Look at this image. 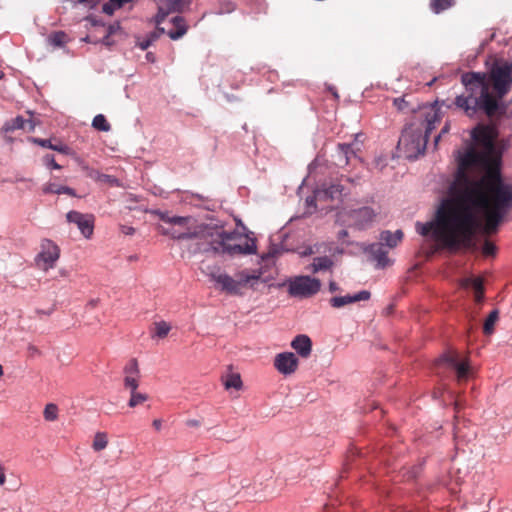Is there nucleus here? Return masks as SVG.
Returning a JSON list of instances; mask_svg holds the SVG:
<instances>
[{
  "label": "nucleus",
  "mask_w": 512,
  "mask_h": 512,
  "mask_svg": "<svg viewBox=\"0 0 512 512\" xmlns=\"http://www.w3.org/2000/svg\"><path fill=\"white\" fill-rule=\"evenodd\" d=\"M479 196L475 188L452 182L449 197L441 201L435 219L417 223V231L422 236L432 233L447 249L477 252V232L485 236L495 234L504 220L500 218L496 223L492 222L491 208Z\"/></svg>",
  "instance_id": "nucleus-1"
},
{
  "label": "nucleus",
  "mask_w": 512,
  "mask_h": 512,
  "mask_svg": "<svg viewBox=\"0 0 512 512\" xmlns=\"http://www.w3.org/2000/svg\"><path fill=\"white\" fill-rule=\"evenodd\" d=\"M472 137L483 146L484 151L479 152L473 147L467 149L459 157L453 182L473 189L475 187L479 197L490 206L491 220L496 223L512 209V184L502 181L498 164L492 157L497 138L496 128L479 126L474 129Z\"/></svg>",
  "instance_id": "nucleus-2"
},
{
  "label": "nucleus",
  "mask_w": 512,
  "mask_h": 512,
  "mask_svg": "<svg viewBox=\"0 0 512 512\" xmlns=\"http://www.w3.org/2000/svg\"><path fill=\"white\" fill-rule=\"evenodd\" d=\"M160 219L173 227L162 228V234L173 239H198L200 252L215 254L249 255L256 253L255 239L243 236L237 231H226L222 226L194 225L192 217L170 216L161 213Z\"/></svg>",
  "instance_id": "nucleus-3"
},
{
  "label": "nucleus",
  "mask_w": 512,
  "mask_h": 512,
  "mask_svg": "<svg viewBox=\"0 0 512 512\" xmlns=\"http://www.w3.org/2000/svg\"><path fill=\"white\" fill-rule=\"evenodd\" d=\"M465 94L455 98L454 104L469 117L481 111L488 117L499 113L498 100L511 89L512 64L495 63L489 75L480 72H467L461 76Z\"/></svg>",
  "instance_id": "nucleus-4"
},
{
  "label": "nucleus",
  "mask_w": 512,
  "mask_h": 512,
  "mask_svg": "<svg viewBox=\"0 0 512 512\" xmlns=\"http://www.w3.org/2000/svg\"><path fill=\"white\" fill-rule=\"evenodd\" d=\"M425 116L426 126L425 135L420 129L406 128L399 139L398 145L402 146L408 158H416L423 154L426 149L428 134L435 128V124L440 121L438 109L434 106L427 108L423 113Z\"/></svg>",
  "instance_id": "nucleus-5"
},
{
  "label": "nucleus",
  "mask_w": 512,
  "mask_h": 512,
  "mask_svg": "<svg viewBox=\"0 0 512 512\" xmlns=\"http://www.w3.org/2000/svg\"><path fill=\"white\" fill-rule=\"evenodd\" d=\"M261 277L260 273H250L247 270L239 271L234 277L224 272H213L210 278L214 281L221 291L230 295H242L245 288H256V284Z\"/></svg>",
  "instance_id": "nucleus-6"
},
{
  "label": "nucleus",
  "mask_w": 512,
  "mask_h": 512,
  "mask_svg": "<svg viewBox=\"0 0 512 512\" xmlns=\"http://www.w3.org/2000/svg\"><path fill=\"white\" fill-rule=\"evenodd\" d=\"M321 287V281L310 276H297L288 282L289 294L298 298H310L316 295Z\"/></svg>",
  "instance_id": "nucleus-7"
},
{
  "label": "nucleus",
  "mask_w": 512,
  "mask_h": 512,
  "mask_svg": "<svg viewBox=\"0 0 512 512\" xmlns=\"http://www.w3.org/2000/svg\"><path fill=\"white\" fill-rule=\"evenodd\" d=\"M60 257V248L50 239H43L40 244V252L36 256V264L42 270L47 271L55 266Z\"/></svg>",
  "instance_id": "nucleus-8"
},
{
  "label": "nucleus",
  "mask_w": 512,
  "mask_h": 512,
  "mask_svg": "<svg viewBox=\"0 0 512 512\" xmlns=\"http://www.w3.org/2000/svg\"><path fill=\"white\" fill-rule=\"evenodd\" d=\"M192 0H161L158 6V13L155 16V23L157 25V30L160 33H164V28L160 27V24L164 22L166 17L171 12H181L183 11Z\"/></svg>",
  "instance_id": "nucleus-9"
},
{
  "label": "nucleus",
  "mask_w": 512,
  "mask_h": 512,
  "mask_svg": "<svg viewBox=\"0 0 512 512\" xmlns=\"http://www.w3.org/2000/svg\"><path fill=\"white\" fill-rule=\"evenodd\" d=\"M378 212L373 208L365 206L351 210L348 214L351 225L359 230L368 228L376 219Z\"/></svg>",
  "instance_id": "nucleus-10"
},
{
  "label": "nucleus",
  "mask_w": 512,
  "mask_h": 512,
  "mask_svg": "<svg viewBox=\"0 0 512 512\" xmlns=\"http://www.w3.org/2000/svg\"><path fill=\"white\" fill-rule=\"evenodd\" d=\"M438 364H445L449 368L456 371L458 381L467 379L469 375V364L468 360L464 359L460 361L459 354L455 351H449L445 353L438 361Z\"/></svg>",
  "instance_id": "nucleus-11"
},
{
  "label": "nucleus",
  "mask_w": 512,
  "mask_h": 512,
  "mask_svg": "<svg viewBox=\"0 0 512 512\" xmlns=\"http://www.w3.org/2000/svg\"><path fill=\"white\" fill-rule=\"evenodd\" d=\"M69 223L77 225L81 234L85 238H90L94 231V216L92 214H82L78 211H69L66 215Z\"/></svg>",
  "instance_id": "nucleus-12"
},
{
  "label": "nucleus",
  "mask_w": 512,
  "mask_h": 512,
  "mask_svg": "<svg viewBox=\"0 0 512 512\" xmlns=\"http://www.w3.org/2000/svg\"><path fill=\"white\" fill-rule=\"evenodd\" d=\"M275 368L284 375L292 374L298 367V359L291 352L277 354L274 360Z\"/></svg>",
  "instance_id": "nucleus-13"
},
{
  "label": "nucleus",
  "mask_w": 512,
  "mask_h": 512,
  "mask_svg": "<svg viewBox=\"0 0 512 512\" xmlns=\"http://www.w3.org/2000/svg\"><path fill=\"white\" fill-rule=\"evenodd\" d=\"M357 151H359V149H355L353 144H338L336 154L334 155L336 165L345 167L350 163L352 158L360 160Z\"/></svg>",
  "instance_id": "nucleus-14"
},
{
  "label": "nucleus",
  "mask_w": 512,
  "mask_h": 512,
  "mask_svg": "<svg viewBox=\"0 0 512 512\" xmlns=\"http://www.w3.org/2000/svg\"><path fill=\"white\" fill-rule=\"evenodd\" d=\"M370 292L362 290L354 295L335 296L330 299V304L334 308H341L345 305L352 304L358 301H367L370 299Z\"/></svg>",
  "instance_id": "nucleus-15"
},
{
  "label": "nucleus",
  "mask_w": 512,
  "mask_h": 512,
  "mask_svg": "<svg viewBox=\"0 0 512 512\" xmlns=\"http://www.w3.org/2000/svg\"><path fill=\"white\" fill-rule=\"evenodd\" d=\"M291 346L301 357L307 358L311 353L312 342L307 335L301 334L294 338Z\"/></svg>",
  "instance_id": "nucleus-16"
},
{
  "label": "nucleus",
  "mask_w": 512,
  "mask_h": 512,
  "mask_svg": "<svg viewBox=\"0 0 512 512\" xmlns=\"http://www.w3.org/2000/svg\"><path fill=\"white\" fill-rule=\"evenodd\" d=\"M173 29L168 31V36L172 40H177L184 36L188 30V26L185 19L181 16H175L172 18Z\"/></svg>",
  "instance_id": "nucleus-17"
},
{
  "label": "nucleus",
  "mask_w": 512,
  "mask_h": 512,
  "mask_svg": "<svg viewBox=\"0 0 512 512\" xmlns=\"http://www.w3.org/2000/svg\"><path fill=\"white\" fill-rule=\"evenodd\" d=\"M333 265V260L328 256L315 257L312 263L306 267V270L311 273H317L319 271L330 270Z\"/></svg>",
  "instance_id": "nucleus-18"
},
{
  "label": "nucleus",
  "mask_w": 512,
  "mask_h": 512,
  "mask_svg": "<svg viewBox=\"0 0 512 512\" xmlns=\"http://www.w3.org/2000/svg\"><path fill=\"white\" fill-rule=\"evenodd\" d=\"M374 259L377 261L379 267H385L389 261L387 257V251L384 249L381 243H373L367 248Z\"/></svg>",
  "instance_id": "nucleus-19"
},
{
  "label": "nucleus",
  "mask_w": 512,
  "mask_h": 512,
  "mask_svg": "<svg viewBox=\"0 0 512 512\" xmlns=\"http://www.w3.org/2000/svg\"><path fill=\"white\" fill-rule=\"evenodd\" d=\"M29 141L41 147L49 148L62 154H68L69 152V147L65 144H62L61 142L53 144L50 139H41L37 137H31L29 138Z\"/></svg>",
  "instance_id": "nucleus-20"
},
{
  "label": "nucleus",
  "mask_w": 512,
  "mask_h": 512,
  "mask_svg": "<svg viewBox=\"0 0 512 512\" xmlns=\"http://www.w3.org/2000/svg\"><path fill=\"white\" fill-rule=\"evenodd\" d=\"M403 232L397 230L394 233L391 231H383L380 234V240L383 241L389 248L396 247L402 240Z\"/></svg>",
  "instance_id": "nucleus-21"
},
{
  "label": "nucleus",
  "mask_w": 512,
  "mask_h": 512,
  "mask_svg": "<svg viewBox=\"0 0 512 512\" xmlns=\"http://www.w3.org/2000/svg\"><path fill=\"white\" fill-rule=\"evenodd\" d=\"M42 190L45 194H67L70 196L76 195L72 188L68 186L57 185L55 183L46 184Z\"/></svg>",
  "instance_id": "nucleus-22"
},
{
  "label": "nucleus",
  "mask_w": 512,
  "mask_h": 512,
  "mask_svg": "<svg viewBox=\"0 0 512 512\" xmlns=\"http://www.w3.org/2000/svg\"><path fill=\"white\" fill-rule=\"evenodd\" d=\"M455 0H430L429 6L432 12L440 14L443 11L453 7Z\"/></svg>",
  "instance_id": "nucleus-23"
},
{
  "label": "nucleus",
  "mask_w": 512,
  "mask_h": 512,
  "mask_svg": "<svg viewBox=\"0 0 512 512\" xmlns=\"http://www.w3.org/2000/svg\"><path fill=\"white\" fill-rule=\"evenodd\" d=\"M171 330V326L165 322V321H160V322H155L153 324V329L151 330V335L152 337H158V338H165L168 333L170 332Z\"/></svg>",
  "instance_id": "nucleus-24"
},
{
  "label": "nucleus",
  "mask_w": 512,
  "mask_h": 512,
  "mask_svg": "<svg viewBox=\"0 0 512 512\" xmlns=\"http://www.w3.org/2000/svg\"><path fill=\"white\" fill-rule=\"evenodd\" d=\"M132 0H109L102 6V11L107 15H112L117 9L122 8Z\"/></svg>",
  "instance_id": "nucleus-25"
},
{
  "label": "nucleus",
  "mask_w": 512,
  "mask_h": 512,
  "mask_svg": "<svg viewBox=\"0 0 512 512\" xmlns=\"http://www.w3.org/2000/svg\"><path fill=\"white\" fill-rule=\"evenodd\" d=\"M224 387L225 389H231L234 388L236 390L241 389L242 387V380L240 377V374L238 373H230L228 374L224 379Z\"/></svg>",
  "instance_id": "nucleus-26"
},
{
  "label": "nucleus",
  "mask_w": 512,
  "mask_h": 512,
  "mask_svg": "<svg viewBox=\"0 0 512 512\" xmlns=\"http://www.w3.org/2000/svg\"><path fill=\"white\" fill-rule=\"evenodd\" d=\"M108 445V436L105 432H97L94 436L92 448L94 451L99 452L104 450Z\"/></svg>",
  "instance_id": "nucleus-27"
},
{
  "label": "nucleus",
  "mask_w": 512,
  "mask_h": 512,
  "mask_svg": "<svg viewBox=\"0 0 512 512\" xmlns=\"http://www.w3.org/2000/svg\"><path fill=\"white\" fill-rule=\"evenodd\" d=\"M47 40L54 47H62L67 42V35L63 31H55L48 36Z\"/></svg>",
  "instance_id": "nucleus-28"
},
{
  "label": "nucleus",
  "mask_w": 512,
  "mask_h": 512,
  "mask_svg": "<svg viewBox=\"0 0 512 512\" xmlns=\"http://www.w3.org/2000/svg\"><path fill=\"white\" fill-rule=\"evenodd\" d=\"M18 129H26V122L22 116H17L10 121H7L4 125V130L6 132H12Z\"/></svg>",
  "instance_id": "nucleus-29"
},
{
  "label": "nucleus",
  "mask_w": 512,
  "mask_h": 512,
  "mask_svg": "<svg viewBox=\"0 0 512 512\" xmlns=\"http://www.w3.org/2000/svg\"><path fill=\"white\" fill-rule=\"evenodd\" d=\"M498 318H499V313L497 310H493L490 312V314L486 318L484 325H483V332L486 335H490L493 333L494 325L497 322Z\"/></svg>",
  "instance_id": "nucleus-30"
},
{
  "label": "nucleus",
  "mask_w": 512,
  "mask_h": 512,
  "mask_svg": "<svg viewBox=\"0 0 512 512\" xmlns=\"http://www.w3.org/2000/svg\"><path fill=\"white\" fill-rule=\"evenodd\" d=\"M124 377H140V369L138 365V361L135 358L130 359L124 369H123Z\"/></svg>",
  "instance_id": "nucleus-31"
},
{
  "label": "nucleus",
  "mask_w": 512,
  "mask_h": 512,
  "mask_svg": "<svg viewBox=\"0 0 512 512\" xmlns=\"http://www.w3.org/2000/svg\"><path fill=\"white\" fill-rule=\"evenodd\" d=\"M92 127L96 130L108 132L111 130V125L103 114H98L93 118Z\"/></svg>",
  "instance_id": "nucleus-32"
},
{
  "label": "nucleus",
  "mask_w": 512,
  "mask_h": 512,
  "mask_svg": "<svg viewBox=\"0 0 512 512\" xmlns=\"http://www.w3.org/2000/svg\"><path fill=\"white\" fill-rule=\"evenodd\" d=\"M148 400V395L145 393L137 392V390L130 392V399L128 406L134 408Z\"/></svg>",
  "instance_id": "nucleus-33"
},
{
  "label": "nucleus",
  "mask_w": 512,
  "mask_h": 512,
  "mask_svg": "<svg viewBox=\"0 0 512 512\" xmlns=\"http://www.w3.org/2000/svg\"><path fill=\"white\" fill-rule=\"evenodd\" d=\"M343 190L342 185L332 184L324 191V194L331 199H338L343 195Z\"/></svg>",
  "instance_id": "nucleus-34"
},
{
  "label": "nucleus",
  "mask_w": 512,
  "mask_h": 512,
  "mask_svg": "<svg viewBox=\"0 0 512 512\" xmlns=\"http://www.w3.org/2000/svg\"><path fill=\"white\" fill-rule=\"evenodd\" d=\"M44 419L47 421H55L58 418V407L56 404L49 403L44 408Z\"/></svg>",
  "instance_id": "nucleus-35"
},
{
  "label": "nucleus",
  "mask_w": 512,
  "mask_h": 512,
  "mask_svg": "<svg viewBox=\"0 0 512 512\" xmlns=\"http://www.w3.org/2000/svg\"><path fill=\"white\" fill-rule=\"evenodd\" d=\"M497 247L488 239L483 241L482 254L485 257L494 256L496 254Z\"/></svg>",
  "instance_id": "nucleus-36"
},
{
  "label": "nucleus",
  "mask_w": 512,
  "mask_h": 512,
  "mask_svg": "<svg viewBox=\"0 0 512 512\" xmlns=\"http://www.w3.org/2000/svg\"><path fill=\"white\" fill-rule=\"evenodd\" d=\"M140 377H124V387L130 392L137 390L139 387Z\"/></svg>",
  "instance_id": "nucleus-37"
},
{
  "label": "nucleus",
  "mask_w": 512,
  "mask_h": 512,
  "mask_svg": "<svg viewBox=\"0 0 512 512\" xmlns=\"http://www.w3.org/2000/svg\"><path fill=\"white\" fill-rule=\"evenodd\" d=\"M472 285L474 292H479L484 290L483 281L480 278L474 279H466L464 282V286Z\"/></svg>",
  "instance_id": "nucleus-38"
},
{
  "label": "nucleus",
  "mask_w": 512,
  "mask_h": 512,
  "mask_svg": "<svg viewBox=\"0 0 512 512\" xmlns=\"http://www.w3.org/2000/svg\"><path fill=\"white\" fill-rule=\"evenodd\" d=\"M393 105L397 108L399 111H406L408 109V102L405 100L404 97L395 98L393 100Z\"/></svg>",
  "instance_id": "nucleus-39"
},
{
  "label": "nucleus",
  "mask_w": 512,
  "mask_h": 512,
  "mask_svg": "<svg viewBox=\"0 0 512 512\" xmlns=\"http://www.w3.org/2000/svg\"><path fill=\"white\" fill-rule=\"evenodd\" d=\"M27 114L30 115V118L29 119H25V122H26V129L28 132H32L34 131L35 127L38 125V122H36L33 118H32V115L33 113L31 111H27Z\"/></svg>",
  "instance_id": "nucleus-40"
},
{
  "label": "nucleus",
  "mask_w": 512,
  "mask_h": 512,
  "mask_svg": "<svg viewBox=\"0 0 512 512\" xmlns=\"http://www.w3.org/2000/svg\"><path fill=\"white\" fill-rule=\"evenodd\" d=\"M156 38H157V34L153 33L151 35V38H148V39H145V40L139 42L138 46L140 47L141 50H146Z\"/></svg>",
  "instance_id": "nucleus-41"
},
{
  "label": "nucleus",
  "mask_w": 512,
  "mask_h": 512,
  "mask_svg": "<svg viewBox=\"0 0 512 512\" xmlns=\"http://www.w3.org/2000/svg\"><path fill=\"white\" fill-rule=\"evenodd\" d=\"M44 160H45V163L48 166H50L52 169H56V170L61 169V166L56 163L53 155L45 156Z\"/></svg>",
  "instance_id": "nucleus-42"
},
{
  "label": "nucleus",
  "mask_w": 512,
  "mask_h": 512,
  "mask_svg": "<svg viewBox=\"0 0 512 512\" xmlns=\"http://www.w3.org/2000/svg\"><path fill=\"white\" fill-rule=\"evenodd\" d=\"M120 231L124 235H133L135 233V229L131 226L121 225Z\"/></svg>",
  "instance_id": "nucleus-43"
},
{
  "label": "nucleus",
  "mask_w": 512,
  "mask_h": 512,
  "mask_svg": "<svg viewBox=\"0 0 512 512\" xmlns=\"http://www.w3.org/2000/svg\"><path fill=\"white\" fill-rule=\"evenodd\" d=\"M6 482L5 468L0 464V486Z\"/></svg>",
  "instance_id": "nucleus-44"
},
{
  "label": "nucleus",
  "mask_w": 512,
  "mask_h": 512,
  "mask_svg": "<svg viewBox=\"0 0 512 512\" xmlns=\"http://www.w3.org/2000/svg\"><path fill=\"white\" fill-rule=\"evenodd\" d=\"M88 176H89L90 178H92V179H95V180H97V179H101V178H100L101 173H100L99 171H96V170H93V169L89 170V172H88Z\"/></svg>",
  "instance_id": "nucleus-45"
},
{
  "label": "nucleus",
  "mask_w": 512,
  "mask_h": 512,
  "mask_svg": "<svg viewBox=\"0 0 512 512\" xmlns=\"http://www.w3.org/2000/svg\"><path fill=\"white\" fill-rule=\"evenodd\" d=\"M483 298H484V290L480 291V293L479 292H475V301L477 303L482 302Z\"/></svg>",
  "instance_id": "nucleus-46"
},
{
  "label": "nucleus",
  "mask_w": 512,
  "mask_h": 512,
  "mask_svg": "<svg viewBox=\"0 0 512 512\" xmlns=\"http://www.w3.org/2000/svg\"><path fill=\"white\" fill-rule=\"evenodd\" d=\"M448 131H449V125H448V124H446V125L442 128L441 133H440V134L435 138V142L437 143V142L439 141V139H440L441 135H442V134H444V133H447Z\"/></svg>",
  "instance_id": "nucleus-47"
},
{
  "label": "nucleus",
  "mask_w": 512,
  "mask_h": 512,
  "mask_svg": "<svg viewBox=\"0 0 512 512\" xmlns=\"http://www.w3.org/2000/svg\"><path fill=\"white\" fill-rule=\"evenodd\" d=\"M152 425L154 426V428H155L156 430H160V429H161V426H162V422H161V420H159V419H155V420L153 421Z\"/></svg>",
  "instance_id": "nucleus-48"
},
{
  "label": "nucleus",
  "mask_w": 512,
  "mask_h": 512,
  "mask_svg": "<svg viewBox=\"0 0 512 512\" xmlns=\"http://www.w3.org/2000/svg\"><path fill=\"white\" fill-rule=\"evenodd\" d=\"M338 289H339L338 285L335 282H330L329 283V290H330V292H335Z\"/></svg>",
  "instance_id": "nucleus-49"
},
{
  "label": "nucleus",
  "mask_w": 512,
  "mask_h": 512,
  "mask_svg": "<svg viewBox=\"0 0 512 512\" xmlns=\"http://www.w3.org/2000/svg\"><path fill=\"white\" fill-rule=\"evenodd\" d=\"M100 178H101V179H97V180H98V181H111V176L106 175V174H102V173H101Z\"/></svg>",
  "instance_id": "nucleus-50"
},
{
  "label": "nucleus",
  "mask_w": 512,
  "mask_h": 512,
  "mask_svg": "<svg viewBox=\"0 0 512 512\" xmlns=\"http://www.w3.org/2000/svg\"><path fill=\"white\" fill-rule=\"evenodd\" d=\"M454 436L455 438L461 437L460 428L457 425L454 428Z\"/></svg>",
  "instance_id": "nucleus-51"
},
{
  "label": "nucleus",
  "mask_w": 512,
  "mask_h": 512,
  "mask_svg": "<svg viewBox=\"0 0 512 512\" xmlns=\"http://www.w3.org/2000/svg\"><path fill=\"white\" fill-rule=\"evenodd\" d=\"M348 235V232L346 230H342L339 232V237L340 238H343V237H346Z\"/></svg>",
  "instance_id": "nucleus-52"
},
{
  "label": "nucleus",
  "mask_w": 512,
  "mask_h": 512,
  "mask_svg": "<svg viewBox=\"0 0 512 512\" xmlns=\"http://www.w3.org/2000/svg\"><path fill=\"white\" fill-rule=\"evenodd\" d=\"M314 201H315V199H314V198H307V199H306V202H307V204H308V205H312V204H314Z\"/></svg>",
  "instance_id": "nucleus-53"
},
{
  "label": "nucleus",
  "mask_w": 512,
  "mask_h": 512,
  "mask_svg": "<svg viewBox=\"0 0 512 512\" xmlns=\"http://www.w3.org/2000/svg\"><path fill=\"white\" fill-rule=\"evenodd\" d=\"M146 57L149 61H152V62L154 61V57H153L152 53H147Z\"/></svg>",
  "instance_id": "nucleus-54"
},
{
  "label": "nucleus",
  "mask_w": 512,
  "mask_h": 512,
  "mask_svg": "<svg viewBox=\"0 0 512 512\" xmlns=\"http://www.w3.org/2000/svg\"><path fill=\"white\" fill-rule=\"evenodd\" d=\"M96 304H97V300H92V301L89 302L88 305H90L91 307H95Z\"/></svg>",
  "instance_id": "nucleus-55"
},
{
  "label": "nucleus",
  "mask_w": 512,
  "mask_h": 512,
  "mask_svg": "<svg viewBox=\"0 0 512 512\" xmlns=\"http://www.w3.org/2000/svg\"><path fill=\"white\" fill-rule=\"evenodd\" d=\"M4 374V371H3V367L2 365L0 364V377Z\"/></svg>",
  "instance_id": "nucleus-56"
},
{
  "label": "nucleus",
  "mask_w": 512,
  "mask_h": 512,
  "mask_svg": "<svg viewBox=\"0 0 512 512\" xmlns=\"http://www.w3.org/2000/svg\"><path fill=\"white\" fill-rule=\"evenodd\" d=\"M4 77V73L0 71V80Z\"/></svg>",
  "instance_id": "nucleus-57"
}]
</instances>
